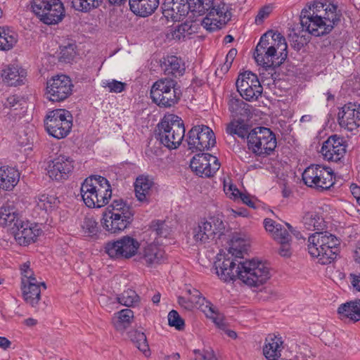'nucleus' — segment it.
Here are the masks:
<instances>
[{
    "mask_svg": "<svg viewBox=\"0 0 360 360\" xmlns=\"http://www.w3.org/2000/svg\"><path fill=\"white\" fill-rule=\"evenodd\" d=\"M161 8L162 19L167 22H179L187 15L191 22H228L231 20L228 8L224 4L215 6L214 0H165Z\"/></svg>",
    "mask_w": 360,
    "mask_h": 360,
    "instance_id": "nucleus-1",
    "label": "nucleus"
},
{
    "mask_svg": "<svg viewBox=\"0 0 360 360\" xmlns=\"http://www.w3.org/2000/svg\"><path fill=\"white\" fill-rule=\"evenodd\" d=\"M229 252L234 258L224 257L223 261L219 259L215 262L216 272L221 280L230 281L238 278L250 287L257 288L270 278V268L266 263L255 259L242 261V250L233 245Z\"/></svg>",
    "mask_w": 360,
    "mask_h": 360,
    "instance_id": "nucleus-2",
    "label": "nucleus"
},
{
    "mask_svg": "<svg viewBox=\"0 0 360 360\" xmlns=\"http://www.w3.org/2000/svg\"><path fill=\"white\" fill-rule=\"evenodd\" d=\"M285 39L280 34L269 31L261 37L255 52L257 65L266 70L280 66L287 58Z\"/></svg>",
    "mask_w": 360,
    "mask_h": 360,
    "instance_id": "nucleus-3",
    "label": "nucleus"
},
{
    "mask_svg": "<svg viewBox=\"0 0 360 360\" xmlns=\"http://www.w3.org/2000/svg\"><path fill=\"white\" fill-rule=\"evenodd\" d=\"M80 193L84 204L90 208L104 207L112 197L109 181L99 175L87 177L82 184Z\"/></svg>",
    "mask_w": 360,
    "mask_h": 360,
    "instance_id": "nucleus-4",
    "label": "nucleus"
},
{
    "mask_svg": "<svg viewBox=\"0 0 360 360\" xmlns=\"http://www.w3.org/2000/svg\"><path fill=\"white\" fill-rule=\"evenodd\" d=\"M185 136V127L181 117L174 114L165 115L158 124V139L169 149H176Z\"/></svg>",
    "mask_w": 360,
    "mask_h": 360,
    "instance_id": "nucleus-5",
    "label": "nucleus"
},
{
    "mask_svg": "<svg viewBox=\"0 0 360 360\" xmlns=\"http://www.w3.org/2000/svg\"><path fill=\"white\" fill-rule=\"evenodd\" d=\"M275 134L267 127H257L250 131L248 136V148L255 155L266 157L276 148Z\"/></svg>",
    "mask_w": 360,
    "mask_h": 360,
    "instance_id": "nucleus-6",
    "label": "nucleus"
},
{
    "mask_svg": "<svg viewBox=\"0 0 360 360\" xmlns=\"http://www.w3.org/2000/svg\"><path fill=\"white\" fill-rule=\"evenodd\" d=\"M45 128L49 135L60 139L66 137L72 127V116L65 109L50 111L44 120Z\"/></svg>",
    "mask_w": 360,
    "mask_h": 360,
    "instance_id": "nucleus-7",
    "label": "nucleus"
},
{
    "mask_svg": "<svg viewBox=\"0 0 360 360\" xmlns=\"http://www.w3.org/2000/svg\"><path fill=\"white\" fill-rule=\"evenodd\" d=\"M333 176L330 168L320 165H312L304 169L302 180L309 187L327 190L334 184Z\"/></svg>",
    "mask_w": 360,
    "mask_h": 360,
    "instance_id": "nucleus-8",
    "label": "nucleus"
},
{
    "mask_svg": "<svg viewBox=\"0 0 360 360\" xmlns=\"http://www.w3.org/2000/svg\"><path fill=\"white\" fill-rule=\"evenodd\" d=\"M186 141L193 153L209 150L216 143L213 131L206 125L193 127L188 132Z\"/></svg>",
    "mask_w": 360,
    "mask_h": 360,
    "instance_id": "nucleus-9",
    "label": "nucleus"
},
{
    "mask_svg": "<svg viewBox=\"0 0 360 360\" xmlns=\"http://www.w3.org/2000/svg\"><path fill=\"white\" fill-rule=\"evenodd\" d=\"M139 242L129 236H124L105 245V252L112 259H129L136 255Z\"/></svg>",
    "mask_w": 360,
    "mask_h": 360,
    "instance_id": "nucleus-10",
    "label": "nucleus"
},
{
    "mask_svg": "<svg viewBox=\"0 0 360 360\" xmlns=\"http://www.w3.org/2000/svg\"><path fill=\"white\" fill-rule=\"evenodd\" d=\"M73 84L65 75H57L46 82V96L52 102H60L68 98L72 92Z\"/></svg>",
    "mask_w": 360,
    "mask_h": 360,
    "instance_id": "nucleus-11",
    "label": "nucleus"
},
{
    "mask_svg": "<svg viewBox=\"0 0 360 360\" xmlns=\"http://www.w3.org/2000/svg\"><path fill=\"white\" fill-rule=\"evenodd\" d=\"M236 85L240 96L248 101H257L263 92V87L257 76L250 71L240 73Z\"/></svg>",
    "mask_w": 360,
    "mask_h": 360,
    "instance_id": "nucleus-12",
    "label": "nucleus"
},
{
    "mask_svg": "<svg viewBox=\"0 0 360 360\" xmlns=\"http://www.w3.org/2000/svg\"><path fill=\"white\" fill-rule=\"evenodd\" d=\"M225 229L223 220L219 217H212L208 220H201L193 229V238L196 242L206 243L213 239L215 234Z\"/></svg>",
    "mask_w": 360,
    "mask_h": 360,
    "instance_id": "nucleus-13",
    "label": "nucleus"
},
{
    "mask_svg": "<svg viewBox=\"0 0 360 360\" xmlns=\"http://www.w3.org/2000/svg\"><path fill=\"white\" fill-rule=\"evenodd\" d=\"M190 167L199 176L210 177L219 170L220 163L217 157L202 153L192 158Z\"/></svg>",
    "mask_w": 360,
    "mask_h": 360,
    "instance_id": "nucleus-14",
    "label": "nucleus"
},
{
    "mask_svg": "<svg viewBox=\"0 0 360 360\" xmlns=\"http://www.w3.org/2000/svg\"><path fill=\"white\" fill-rule=\"evenodd\" d=\"M73 169V160L70 156L60 155L49 164L47 172L51 179L60 181L67 179Z\"/></svg>",
    "mask_w": 360,
    "mask_h": 360,
    "instance_id": "nucleus-15",
    "label": "nucleus"
},
{
    "mask_svg": "<svg viewBox=\"0 0 360 360\" xmlns=\"http://www.w3.org/2000/svg\"><path fill=\"white\" fill-rule=\"evenodd\" d=\"M321 153L325 160L338 162L345 156L346 145L342 138L333 135L330 136L323 143Z\"/></svg>",
    "mask_w": 360,
    "mask_h": 360,
    "instance_id": "nucleus-16",
    "label": "nucleus"
},
{
    "mask_svg": "<svg viewBox=\"0 0 360 360\" xmlns=\"http://www.w3.org/2000/svg\"><path fill=\"white\" fill-rule=\"evenodd\" d=\"M308 3L312 11H314V15H322L323 21L324 20L330 22H340L342 20L341 10L338 9V5L333 2L328 0H314Z\"/></svg>",
    "mask_w": 360,
    "mask_h": 360,
    "instance_id": "nucleus-17",
    "label": "nucleus"
},
{
    "mask_svg": "<svg viewBox=\"0 0 360 360\" xmlns=\"http://www.w3.org/2000/svg\"><path fill=\"white\" fill-rule=\"evenodd\" d=\"M338 122L342 127L353 131L360 126V104L349 103L338 112Z\"/></svg>",
    "mask_w": 360,
    "mask_h": 360,
    "instance_id": "nucleus-18",
    "label": "nucleus"
},
{
    "mask_svg": "<svg viewBox=\"0 0 360 360\" xmlns=\"http://www.w3.org/2000/svg\"><path fill=\"white\" fill-rule=\"evenodd\" d=\"M13 230L15 238L20 245H27L36 241L41 231L36 224L21 221L15 226Z\"/></svg>",
    "mask_w": 360,
    "mask_h": 360,
    "instance_id": "nucleus-19",
    "label": "nucleus"
},
{
    "mask_svg": "<svg viewBox=\"0 0 360 360\" xmlns=\"http://www.w3.org/2000/svg\"><path fill=\"white\" fill-rule=\"evenodd\" d=\"M134 217L121 215L103 214L101 224L103 228L111 233H117L127 229L133 221Z\"/></svg>",
    "mask_w": 360,
    "mask_h": 360,
    "instance_id": "nucleus-20",
    "label": "nucleus"
},
{
    "mask_svg": "<svg viewBox=\"0 0 360 360\" xmlns=\"http://www.w3.org/2000/svg\"><path fill=\"white\" fill-rule=\"evenodd\" d=\"M323 237L328 238V242L323 246V251L319 256V262L321 264H328L336 258L339 252L340 242L335 236L327 231L323 232Z\"/></svg>",
    "mask_w": 360,
    "mask_h": 360,
    "instance_id": "nucleus-21",
    "label": "nucleus"
},
{
    "mask_svg": "<svg viewBox=\"0 0 360 360\" xmlns=\"http://www.w3.org/2000/svg\"><path fill=\"white\" fill-rule=\"evenodd\" d=\"M165 75L175 77L182 76L186 70L185 64L181 58L176 56H167L161 64Z\"/></svg>",
    "mask_w": 360,
    "mask_h": 360,
    "instance_id": "nucleus-22",
    "label": "nucleus"
},
{
    "mask_svg": "<svg viewBox=\"0 0 360 360\" xmlns=\"http://www.w3.org/2000/svg\"><path fill=\"white\" fill-rule=\"evenodd\" d=\"M129 4L135 15L148 17L158 8L159 0H129Z\"/></svg>",
    "mask_w": 360,
    "mask_h": 360,
    "instance_id": "nucleus-23",
    "label": "nucleus"
},
{
    "mask_svg": "<svg viewBox=\"0 0 360 360\" xmlns=\"http://www.w3.org/2000/svg\"><path fill=\"white\" fill-rule=\"evenodd\" d=\"M27 76L25 69L18 65H9L4 70L2 77L8 86H18L24 83Z\"/></svg>",
    "mask_w": 360,
    "mask_h": 360,
    "instance_id": "nucleus-24",
    "label": "nucleus"
},
{
    "mask_svg": "<svg viewBox=\"0 0 360 360\" xmlns=\"http://www.w3.org/2000/svg\"><path fill=\"white\" fill-rule=\"evenodd\" d=\"M20 222L18 213L15 207L9 202H6L0 207V226L2 227H10L14 229L15 226Z\"/></svg>",
    "mask_w": 360,
    "mask_h": 360,
    "instance_id": "nucleus-25",
    "label": "nucleus"
},
{
    "mask_svg": "<svg viewBox=\"0 0 360 360\" xmlns=\"http://www.w3.org/2000/svg\"><path fill=\"white\" fill-rule=\"evenodd\" d=\"M186 295L178 297L179 304L186 310H193L199 304L202 295L196 288L186 287Z\"/></svg>",
    "mask_w": 360,
    "mask_h": 360,
    "instance_id": "nucleus-26",
    "label": "nucleus"
},
{
    "mask_svg": "<svg viewBox=\"0 0 360 360\" xmlns=\"http://www.w3.org/2000/svg\"><path fill=\"white\" fill-rule=\"evenodd\" d=\"M341 319H349L354 322L360 321V300L342 304L338 309Z\"/></svg>",
    "mask_w": 360,
    "mask_h": 360,
    "instance_id": "nucleus-27",
    "label": "nucleus"
},
{
    "mask_svg": "<svg viewBox=\"0 0 360 360\" xmlns=\"http://www.w3.org/2000/svg\"><path fill=\"white\" fill-rule=\"evenodd\" d=\"M143 258L148 265L156 264L165 260V252L159 245L150 243L144 248Z\"/></svg>",
    "mask_w": 360,
    "mask_h": 360,
    "instance_id": "nucleus-28",
    "label": "nucleus"
},
{
    "mask_svg": "<svg viewBox=\"0 0 360 360\" xmlns=\"http://www.w3.org/2000/svg\"><path fill=\"white\" fill-rule=\"evenodd\" d=\"M21 285L22 296L25 302L32 307H37L41 299V290L38 281Z\"/></svg>",
    "mask_w": 360,
    "mask_h": 360,
    "instance_id": "nucleus-29",
    "label": "nucleus"
},
{
    "mask_svg": "<svg viewBox=\"0 0 360 360\" xmlns=\"http://www.w3.org/2000/svg\"><path fill=\"white\" fill-rule=\"evenodd\" d=\"M153 181L148 176L141 175L136 178L134 183L136 197L140 202H147Z\"/></svg>",
    "mask_w": 360,
    "mask_h": 360,
    "instance_id": "nucleus-30",
    "label": "nucleus"
},
{
    "mask_svg": "<svg viewBox=\"0 0 360 360\" xmlns=\"http://www.w3.org/2000/svg\"><path fill=\"white\" fill-rule=\"evenodd\" d=\"M19 179L20 173L14 167H0V181L4 189L11 190L18 184Z\"/></svg>",
    "mask_w": 360,
    "mask_h": 360,
    "instance_id": "nucleus-31",
    "label": "nucleus"
},
{
    "mask_svg": "<svg viewBox=\"0 0 360 360\" xmlns=\"http://www.w3.org/2000/svg\"><path fill=\"white\" fill-rule=\"evenodd\" d=\"M103 214H109L110 215H121L122 217H134L133 209L122 199L118 198L112 200Z\"/></svg>",
    "mask_w": 360,
    "mask_h": 360,
    "instance_id": "nucleus-32",
    "label": "nucleus"
},
{
    "mask_svg": "<svg viewBox=\"0 0 360 360\" xmlns=\"http://www.w3.org/2000/svg\"><path fill=\"white\" fill-rule=\"evenodd\" d=\"M328 238L323 237V232H315L308 238V251L314 257L319 259L323 250V246L327 244Z\"/></svg>",
    "mask_w": 360,
    "mask_h": 360,
    "instance_id": "nucleus-33",
    "label": "nucleus"
},
{
    "mask_svg": "<svg viewBox=\"0 0 360 360\" xmlns=\"http://www.w3.org/2000/svg\"><path fill=\"white\" fill-rule=\"evenodd\" d=\"M181 98L179 90L176 88L168 91L167 93L158 96L155 94V98H152L153 101L160 108H170L176 104Z\"/></svg>",
    "mask_w": 360,
    "mask_h": 360,
    "instance_id": "nucleus-34",
    "label": "nucleus"
},
{
    "mask_svg": "<svg viewBox=\"0 0 360 360\" xmlns=\"http://www.w3.org/2000/svg\"><path fill=\"white\" fill-rule=\"evenodd\" d=\"M300 25L302 28V32L306 33L308 39L310 35L319 37L330 32L333 26L332 24H294Z\"/></svg>",
    "mask_w": 360,
    "mask_h": 360,
    "instance_id": "nucleus-35",
    "label": "nucleus"
},
{
    "mask_svg": "<svg viewBox=\"0 0 360 360\" xmlns=\"http://www.w3.org/2000/svg\"><path fill=\"white\" fill-rule=\"evenodd\" d=\"M53 1V0H51ZM55 6H49L48 12L46 13L44 22L50 21L49 22H60L65 15V8L63 4L60 0H54Z\"/></svg>",
    "mask_w": 360,
    "mask_h": 360,
    "instance_id": "nucleus-36",
    "label": "nucleus"
},
{
    "mask_svg": "<svg viewBox=\"0 0 360 360\" xmlns=\"http://www.w3.org/2000/svg\"><path fill=\"white\" fill-rule=\"evenodd\" d=\"M303 224L308 230L321 232L325 227L323 219L316 212H308L303 217Z\"/></svg>",
    "mask_w": 360,
    "mask_h": 360,
    "instance_id": "nucleus-37",
    "label": "nucleus"
},
{
    "mask_svg": "<svg viewBox=\"0 0 360 360\" xmlns=\"http://www.w3.org/2000/svg\"><path fill=\"white\" fill-rule=\"evenodd\" d=\"M290 46L297 51L300 50L309 41L306 33L302 32L300 25H296L288 35Z\"/></svg>",
    "mask_w": 360,
    "mask_h": 360,
    "instance_id": "nucleus-38",
    "label": "nucleus"
},
{
    "mask_svg": "<svg viewBox=\"0 0 360 360\" xmlns=\"http://www.w3.org/2000/svg\"><path fill=\"white\" fill-rule=\"evenodd\" d=\"M226 131L228 134L237 136L243 139H248L250 134L248 125L244 123L242 119L231 121L227 124Z\"/></svg>",
    "mask_w": 360,
    "mask_h": 360,
    "instance_id": "nucleus-39",
    "label": "nucleus"
},
{
    "mask_svg": "<svg viewBox=\"0 0 360 360\" xmlns=\"http://www.w3.org/2000/svg\"><path fill=\"white\" fill-rule=\"evenodd\" d=\"M129 338L146 356H150V352L146 336L144 333L138 330H131L129 332Z\"/></svg>",
    "mask_w": 360,
    "mask_h": 360,
    "instance_id": "nucleus-40",
    "label": "nucleus"
},
{
    "mask_svg": "<svg viewBox=\"0 0 360 360\" xmlns=\"http://www.w3.org/2000/svg\"><path fill=\"white\" fill-rule=\"evenodd\" d=\"M229 110L236 115L248 118L251 115V106L240 98H232L229 102Z\"/></svg>",
    "mask_w": 360,
    "mask_h": 360,
    "instance_id": "nucleus-41",
    "label": "nucleus"
},
{
    "mask_svg": "<svg viewBox=\"0 0 360 360\" xmlns=\"http://www.w3.org/2000/svg\"><path fill=\"white\" fill-rule=\"evenodd\" d=\"M176 82L170 79H160L155 82L150 89L151 98H155V94L158 96V92L160 95L167 93L168 91L175 89Z\"/></svg>",
    "mask_w": 360,
    "mask_h": 360,
    "instance_id": "nucleus-42",
    "label": "nucleus"
},
{
    "mask_svg": "<svg viewBox=\"0 0 360 360\" xmlns=\"http://www.w3.org/2000/svg\"><path fill=\"white\" fill-rule=\"evenodd\" d=\"M115 316L117 320L114 321V326L117 330H122L131 324L134 312L129 309H124L118 311Z\"/></svg>",
    "mask_w": 360,
    "mask_h": 360,
    "instance_id": "nucleus-43",
    "label": "nucleus"
},
{
    "mask_svg": "<svg viewBox=\"0 0 360 360\" xmlns=\"http://www.w3.org/2000/svg\"><path fill=\"white\" fill-rule=\"evenodd\" d=\"M18 41V34L8 29L1 27L0 43H2L0 50L11 49Z\"/></svg>",
    "mask_w": 360,
    "mask_h": 360,
    "instance_id": "nucleus-44",
    "label": "nucleus"
},
{
    "mask_svg": "<svg viewBox=\"0 0 360 360\" xmlns=\"http://www.w3.org/2000/svg\"><path fill=\"white\" fill-rule=\"evenodd\" d=\"M55 1L51 0H32L31 3V8L33 13L39 18L40 20L44 21L46 16V13L48 12L49 6H55Z\"/></svg>",
    "mask_w": 360,
    "mask_h": 360,
    "instance_id": "nucleus-45",
    "label": "nucleus"
},
{
    "mask_svg": "<svg viewBox=\"0 0 360 360\" xmlns=\"http://www.w3.org/2000/svg\"><path fill=\"white\" fill-rule=\"evenodd\" d=\"M117 302L126 307H134L140 302L138 294L133 290L128 289L117 296Z\"/></svg>",
    "mask_w": 360,
    "mask_h": 360,
    "instance_id": "nucleus-46",
    "label": "nucleus"
},
{
    "mask_svg": "<svg viewBox=\"0 0 360 360\" xmlns=\"http://www.w3.org/2000/svg\"><path fill=\"white\" fill-rule=\"evenodd\" d=\"M36 202L40 210L48 212L56 207L59 200L55 195L41 194L37 197Z\"/></svg>",
    "mask_w": 360,
    "mask_h": 360,
    "instance_id": "nucleus-47",
    "label": "nucleus"
},
{
    "mask_svg": "<svg viewBox=\"0 0 360 360\" xmlns=\"http://www.w3.org/2000/svg\"><path fill=\"white\" fill-rule=\"evenodd\" d=\"M264 226L266 231L271 234L274 240H275L276 236L281 238L282 235H283L284 231L289 232L281 224L269 218H266L264 220Z\"/></svg>",
    "mask_w": 360,
    "mask_h": 360,
    "instance_id": "nucleus-48",
    "label": "nucleus"
},
{
    "mask_svg": "<svg viewBox=\"0 0 360 360\" xmlns=\"http://www.w3.org/2000/svg\"><path fill=\"white\" fill-rule=\"evenodd\" d=\"M300 20L301 22H324L322 20V15H314V11H312L309 3H307L302 9Z\"/></svg>",
    "mask_w": 360,
    "mask_h": 360,
    "instance_id": "nucleus-49",
    "label": "nucleus"
},
{
    "mask_svg": "<svg viewBox=\"0 0 360 360\" xmlns=\"http://www.w3.org/2000/svg\"><path fill=\"white\" fill-rule=\"evenodd\" d=\"M275 240L280 245L279 254L283 257H289L291 255L290 242L292 240L291 235L289 232H283L281 238L275 237Z\"/></svg>",
    "mask_w": 360,
    "mask_h": 360,
    "instance_id": "nucleus-50",
    "label": "nucleus"
},
{
    "mask_svg": "<svg viewBox=\"0 0 360 360\" xmlns=\"http://www.w3.org/2000/svg\"><path fill=\"white\" fill-rule=\"evenodd\" d=\"M102 0H72V4L74 8L82 12H88L97 8Z\"/></svg>",
    "mask_w": 360,
    "mask_h": 360,
    "instance_id": "nucleus-51",
    "label": "nucleus"
},
{
    "mask_svg": "<svg viewBox=\"0 0 360 360\" xmlns=\"http://www.w3.org/2000/svg\"><path fill=\"white\" fill-rule=\"evenodd\" d=\"M77 46L75 42L68 43L60 47V60L65 63L72 60L77 55Z\"/></svg>",
    "mask_w": 360,
    "mask_h": 360,
    "instance_id": "nucleus-52",
    "label": "nucleus"
},
{
    "mask_svg": "<svg viewBox=\"0 0 360 360\" xmlns=\"http://www.w3.org/2000/svg\"><path fill=\"white\" fill-rule=\"evenodd\" d=\"M20 269L22 276L21 285L37 281L34 276V271L30 268V262H27L21 264Z\"/></svg>",
    "mask_w": 360,
    "mask_h": 360,
    "instance_id": "nucleus-53",
    "label": "nucleus"
},
{
    "mask_svg": "<svg viewBox=\"0 0 360 360\" xmlns=\"http://www.w3.org/2000/svg\"><path fill=\"white\" fill-rule=\"evenodd\" d=\"M196 309L202 311L207 318L213 317L217 314V309L216 307L203 296L200 299L199 304H198Z\"/></svg>",
    "mask_w": 360,
    "mask_h": 360,
    "instance_id": "nucleus-54",
    "label": "nucleus"
},
{
    "mask_svg": "<svg viewBox=\"0 0 360 360\" xmlns=\"http://www.w3.org/2000/svg\"><path fill=\"white\" fill-rule=\"evenodd\" d=\"M168 323L178 330H182L185 327L184 320L180 316L176 310H172L168 314Z\"/></svg>",
    "mask_w": 360,
    "mask_h": 360,
    "instance_id": "nucleus-55",
    "label": "nucleus"
},
{
    "mask_svg": "<svg viewBox=\"0 0 360 360\" xmlns=\"http://www.w3.org/2000/svg\"><path fill=\"white\" fill-rule=\"evenodd\" d=\"M82 229L85 233L90 236L96 235L98 231V223L94 217H86L82 224Z\"/></svg>",
    "mask_w": 360,
    "mask_h": 360,
    "instance_id": "nucleus-56",
    "label": "nucleus"
},
{
    "mask_svg": "<svg viewBox=\"0 0 360 360\" xmlns=\"http://www.w3.org/2000/svg\"><path fill=\"white\" fill-rule=\"evenodd\" d=\"M151 229L160 237L166 238L169 233L168 226L163 221L153 222Z\"/></svg>",
    "mask_w": 360,
    "mask_h": 360,
    "instance_id": "nucleus-57",
    "label": "nucleus"
},
{
    "mask_svg": "<svg viewBox=\"0 0 360 360\" xmlns=\"http://www.w3.org/2000/svg\"><path fill=\"white\" fill-rule=\"evenodd\" d=\"M195 360H218L212 349L193 350Z\"/></svg>",
    "mask_w": 360,
    "mask_h": 360,
    "instance_id": "nucleus-58",
    "label": "nucleus"
},
{
    "mask_svg": "<svg viewBox=\"0 0 360 360\" xmlns=\"http://www.w3.org/2000/svg\"><path fill=\"white\" fill-rule=\"evenodd\" d=\"M105 86L109 89V91L110 92L120 93L124 90L126 84L112 79L110 82H108Z\"/></svg>",
    "mask_w": 360,
    "mask_h": 360,
    "instance_id": "nucleus-59",
    "label": "nucleus"
},
{
    "mask_svg": "<svg viewBox=\"0 0 360 360\" xmlns=\"http://www.w3.org/2000/svg\"><path fill=\"white\" fill-rule=\"evenodd\" d=\"M224 191L226 194L231 199L237 200L239 199L240 195V191L233 184H229L228 186L224 184Z\"/></svg>",
    "mask_w": 360,
    "mask_h": 360,
    "instance_id": "nucleus-60",
    "label": "nucleus"
},
{
    "mask_svg": "<svg viewBox=\"0 0 360 360\" xmlns=\"http://www.w3.org/2000/svg\"><path fill=\"white\" fill-rule=\"evenodd\" d=\"M272 9L271 6H265L262 8L256 16L255 21H262L266 19L271 13Z\"/></svg>",
    "mask_w": 360,
    "mask_h": 360,
    "instance_id": "nucleus-61",
    "label": "nucleus"
},
{
    "mask_svg": "<svg viewBox=\"0 0 360 360\" xmlns=\"http://www.w3.org/2000/svg\"><path fill=\"white\" fill-rule=\"evenodd\" d=\"M19 97L15 95H12L7 98L6 101L4 104V106L8 108H15L19 103Z\"/></svg>",
    "mask_w": 360,
    "mask_h": 360,
    "instance_id": "nucleus-62",
    "label": "nucleus"
},
{
    "mask_svg": "<svg viewBox=\"0 0 360 360\" xmlns=\"http://www.w3.org/2000/svg\"><path fill=\"white\" fill-rule=\"evenodd\" d=\"M349 280L352 287L357 291H360V274H350Z\"/></svg>",
    "mask_w": 360,
    "mask_h": 360,
    "instance_id": "nucleus-63",
    "label": "nucleus"
},
{
    "mask_svg": "<svg viewBox=\"0 0 360 360\" xmlns=\"http://www.w3.org/2000/svg\"><path fill=\"white\" fill-rule=\"evenodd\" d=\"M239 199H240L243 203L248 205L249 207H255V203L251 200L250 196L248 194L240 193V195H239Z\"/></svg>",
    "mask_w": 360,
    "mask_h": 360,
    "instance_id": "nucleus-64",
    "label": "nucleus"
}]
</instances>
